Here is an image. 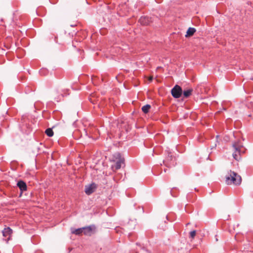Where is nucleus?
Listing matches in <instances>:
<instances>
[{
  "label": "nucleus",
  "mask_w": 253,
  "mask_h": 253,
  "mask_svg": "<svg viewBox=\"0 0 253 253\" xmlns=\"http://www.w3.org/2000/svg\"><path fill=\"white\" fill-rule=\"evenodd\" d=\"M241 182V176L233 171L230 170L225 175V183L227 185H239Z\"/></svg>",
  "instance_id": "f257e3e1"
},
{
  "label": "nucleus",
  "mask_w": 253,
  "mask_h": 253,
  "mask_svg": "<svg viewBox=\"0 0 253 253\" xmlns=\"http://www.w3.org/2000/svg\"><path fill=\"white\" fill-rule=\"evenodd\" d=\"M233 151L238 152V154H242L245 153L246 148L244 147L240 141L235 142L232 144Z\"/></svg>",
  "instance_id": "f03ea898"
},
{
  "label": "nucleus",
  "mask_w": 253,
  "mask_h": 253,
  "mask_svg": "<svg viewBox=\"0 0 253 253\" xmlns=\"http://www.w3.org/2000/svg\"><path fill=\"white\" fill-rule=\"evenodd\" d=\"M115 157H116L115 160H114L115 164L112 166L113 169H119L121 168L122 165L124 164V158H122L119 153L115 154Z\"/></svg>",
  "instance_id": "7ed1b4c3"
},
{
  "label": "nucleus",
  "mask_w": 253,
  "mask_h": 253,
  "mask_svg": "<svg viewBox=\"0 0 253 253\" xmlns=\"http://www.w3.org/2000/svg\"><path fill=\"white\" fill-rule=\"evenodd\" d=\"M171 94L173 97L178 98L180 97L182 93L181 87L178 85H175L171 90Z\"/></svg>",
  "instance_id": "20e7f679"
},
{
  "label": "nucleus",
  "mask_w": 253,
  "mask_h": 253,
  "mask_svg": "<svg viewBox=\"0 0 253 253\" xmlns=\"http://www.w3.org/2000/svg\"><path fill=\"white\" fill-rule=\"evenodd\" d=\"M83 233L85 235L91 236L92 234H93L95 232L96 227L94 225H90L83 227Z\"/></svg>",
  "instance_id": "39448f33"
},
{
  "label": "nucleus",
  "mask_w": 253,
  "mask_h": 253,
  "mask_svg": "<svg viewBox=\"0 0 253 253\" xmlns=\"http://www.w3.org/2000/svg\"><path fill=\"white\" fill-rule=\"evenodd\" d=\"M12 233V230L9 227L5 228L2 231V235L4 237H8L6 241L7 242L10 239V236Z\"/></svg>",
  "instance_id": "423d86ee"
},
{
  "label": "nucleus",
  "mask_w": 253,
  "mask_h": 253,
  "mask_svg": "<svg viewBox=\"0 0 253 253\" xmlns=\"http://www.w3.org/2000/svg\"><path fill=\"white\" fill-rule=\"evenodd\" d=\"M95 188V185L94 184H91L85 187V192L86 194L90 195L94 192Z\"/></svg>",
  "instance_id": "0eeeda50"
},
{
  "label": "nucleus",
  "mask_w": 253,
  "mask_h": 253,
  "mask_svg": "<svg viewBox=\"0 0 253 253\" xmlns=\"http://www.w3.org/2000/svg\"><path fill=\"white\" fill-rule=\"evenodd\" d=\"M17 185L22 191H26L27 190L26 184L23 181L21 180L18 181Z\"/></svg>",
  "instance_id": "6e6552de"
},
{
  "label": "nucleus",
  "mask_w": 253,
  "mask_h": 253,
  "mask_svg": "<svg viewBox=\"0 0 253 253\" xmlns=\"http://www.w3.org/2000/svg\"><path fill=\"white\" fill-rule=\"evenodd\" d=\"M139 22L142 25H148L150 23V20L149 19L148 17L142 16L139 19Z\"/></svg>",
  "instance_id": "1a4fd4ad"
},
{
  "label": "nucleus",
  "mask_w": 253,
  "mask_h": 253,
  "mask_svg": "<svg viewBox=\"0 0 253 253\" xmlns=\"http://www.w3.org/2000/svg\"><path fill=\"white\" fill-rule=\"evenodd\" d=\"M196 30L194 28L190 27L187 31L185 37H189L193 36L194 34L196 32Z\"/></svg>",
  "instance_id": "9d476101"
},
{
  "label": "nucleus",
  "mask_w": 253,
  "mask_h": 253,
  "mask_svg": "<svg viewBox=\"0 0 253 253\" xmlns=\"http://www.w3.org/2000/svg\"><path fill=\"white\" fill-rule=\"evenodd\" d=\"M83 231H84V229L83 227V228H78L77 229L73 230L72 231V233L73 234L79 235H81L82 233H83Z\"/></svg>",
  "instance_id": "9b49d317"
},
{
  "label": "nucleus",
  "mask_w": 253,
  "mask_h": 253,
  "mask_svg": "<svg viewBox=\"0 0 253 253\" xmlns=\"http://www.w3.org/2000/svg\"><path fill=\"white\" fill-rule=\"evenodd\" d=\"M192 91L193 89L192 88L184 90L183 91L184 96L186 98L188 97L190 95H191Z\"/></svg>",
  "instance_id": "f8f14e48"
},
{
  "label": "nucleus",
  "mask_w": 253,
  "mask_h": 253,
  "mask_svg": "<svg viewBox=\"0 0 253 253\" xmlns=\"http://www.w3.org/2000/svg\"><path fill=\"white\" fill-rule=\"evenodd\" d=\"M150 108L151 106L149 104H147L142 107V110L144 113L146 114L149 112Z\"/></svg>",
  "instance_id": "ddd939ff"
},
{
  "label": "nucleus",
  "mask_w": 253,
  "mask_h": 253,
  "mask_svg": "<svg viewBox=\"0 0 253 253\" xmlns=\"http://www.w3.org/2000/svg\"><path fill=\"white\" fill-rule=\"evenodd\" d=\"M242 154H238V152L233 151L232 156L234 159L237 161H239L241 159V155Z\"/></svg>",
  "instance_id": "4468645a"
},
{
  "label": "nucleus",
  "mask_w": 253,
  "mask_h": 253,
  "mask_svg": "<svg viewBox=\"0 0 253 253\" xmlns=\"http://www.w3.org/2000/svg\"><path fill=\"white\" fill-rule=\"evenodd\" d=\"M45 133L49 137H51L53 135V131L51 128L46 129L45 131Z\"/></svg>",
  "instance_id": "2eb2a0df"
},
{
  "label": "nucleus",
  "mask_w": 253,
  "mask_h": 253,
  "mask_svg": "<svg viewBox=\"0 0 253 253\" xmlns=\"http://www.w3.org/2000/svg\"><path fill=\"white\" fill-rule=\"evenodd\" d=\"M196 234V231L195 230L192 231L190 232V237L191 239H194Z\"/></svg>",
  "instance_id": "dca6fc26"
},
{
  "label": "nucleus",
  "mask_w": 253,
  "mask_h": 253,
  "mask_svg": "<svg viewBox=\"0 0 253 253\" xmlns=\"http://www.w3.org/2000/svg\"><path fill=\"white\" fill-rule=\"evenodd\" d=\"M86 77H87V78H90L91 79H93V78H94V76L93 75H91L90 77H89L88 75H83L81 77L83 78H85Z\"/></svg>",
  "instance_id": "f3484780"
},
{
  "label": "nucleus",
  "mask_w": 253,
  "mask_h": 253,
  "mask_svg": "<svg viewBox=\"0 0 253 253\" xmlns=\"http://www.w3.org/2000/svg\"><path fill=\"white\" fill-rule=\"evenodd\" d=\"M116 78H125V77H123L122 74H119L118 76L116 77Z\"/></svg>",
  "instance_id": "a211bd4d"
},
{
  "label": "nucleus",
  "mask_w": 253,
  "mask_h": 253,
  "mask_svg": "<svg viewBox=\"0 0 253 253\" xmlns=\"http://www.w3.org/2000/svg\"><path fill=\"white\" fill-rule=\"evenodd\" d=\"M148 79L151 80L153 79V78L152 77H150Z\"/></svg>",
  "instance_id": "6ab92c4d"
},
{
  "label": "nucleus",
  "mask_w": 253,
  "mask_h": 253,
  "mask_svg": "<svg viewBox=\"0 0 253 253\" xmlns=\"http://www.w3.org/2000/svg\"><path fill=\"white\" fill-rule=\"evenodd\" d=\"M45 70H42L41 71V73H42V72L44 71Z\"/></svg>",
  "instance_id": "aec40b11"
}]
</instances>
